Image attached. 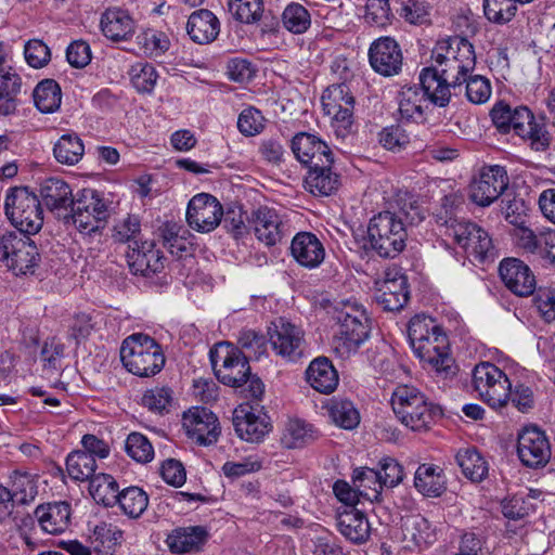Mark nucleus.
<instances>
[{"instance_id": "nucleus-1", "label": "nucleus", "mask_w": 555, "mask_h": 555, "mask_svg": "<svg viewBox=\"0 0 555 555\" xmlns=\"http://www.w3.org/2000/svg\"><path fill=\"white\" fill-rule=\"evenodd\" d=\"M431 59L433 67H425L420 82L428 93L430 102L444 107L451 99L450 88L461 86L476 65L474 46L464 37L453 36L436 42Z\"/></svg>"}, {"instance_id": "nucleus-2", "label": "nucleus", "mask_w": 555, "mask_h": 555, "mask_svg": "<svg viewBox=\"0 0 555 555\" xmlns=\"http://www.w3.org/2000/svg\"><path fill=\"white\" fill-rule=\"evenodd\" d=\"M334 320L337 325L333 338L334 352L340 359H349L370 336L366 310L356 300L341 301L335 307Z\"/></svg>"}, {"instance_id": "nucleus-3", "label": "nucleus", "mask_w": 555, "mask_h": 555, "mask_svg": "<svg viewBox=\"0 0 555 555\" xmlns=\"http://www.w3.org/2000/svg\"><path fill=\"white\" fill-rule=\"evenodd\" d=\"M391 405L399 421L414 431L428 430L443 415L442 409L429 402L414 386H398L392 392Z\"/></svg>"}, {"instance_id": "nucleus-4", "label": "nucleus", "mask_w": 555, "mask_h": 555, "mask_svg": "<svg viewBox=\"0 0 555 555\" xmlns=\"http://www.w3.org/2000/svg\"><path fill=\"white\" fill-rule=\"evenodd\" d=\"M120 360L129 373L139 377L158 374L166 362L160 345L154 338L141 333L124 339Z\"/></svg>"}, {"instance_id": "nucleus-5", "label": "nucleus", "mask_w": 555, "mask_h": 555, "mask_svg": "<svg viewBox=\"0 0 555 555\" xmlns=\"http://www.w3.org/2000/svg\"><path fill=\"white\" fill-rule=\"evenodd\" d=\"M406 237L404 221L397 212L382 211L369 222L367 238L370 245L383 258L398 256L405 247Z\"/></svg>"}, {"instance_id": "nucleus-6", "label": "nucleus", "mask_w": 555, "mask_h": 555, "mask_svg": "<svg viewBox=\"0 0 555 555\" xmlns=\"http://www.w3.org/2000/svg\"><path fill=\"white\" fill-rule=\"evenodd\" d=\"M5 215L11 224L25 235H34L43 224V211L37 195L26 186L8 191L4 203Z\"/></svg>"}, {"instance_id": "nucleus-7", "label": "nucleus", "mask_w": 555, "mask_h": 555, "mask_svg": "<svg viewBox=\"0 0 555 555\" xmlns=\"http://www.w3.org/2000/svg\"><path fill=\"white\" fill-rule=\"evenodd\" d=\"M41 261L30 235L7 231L0 234V262L15 275L34 274Z\"/></svg>"}, {"instance_id": "nucleus-8", "label": "nucleus", "mask_w": 555, "mask_h": 555, "mask_svg": "<svg viewBox=\"0 0 555 555\" xmlns=\"http://www.w3.org/2000/svg\"><path fill=\"white\" fill-rule=\"evenodd\" d=\"M70 208L72 215L66 214L64 218L66 221L72 220L81 234L92 236L105 228L108 209L98 191L82 189L75 195Z\"/></svg>"}, {"instance_id": "nucleus-9", "label": "nucleus", "mask_w": 555, "mask_h": 555, "mask_svg": "<svg viewBox=\"0 0 555 555\" xmlns=\"http://www.w3.org/2000/svg\"><path fill=\"white\" fill-rule=\"evenodd\" d=\"M472 386L478 397L490 408H505L511 397V380L500 367L490 362H480L472 372Z\"/></svg>"}, {"instance_id": "nucleus-10", "label": "nucleus", "mask_w": 555, "mask_h": 555, "mask_svg": "<svg viewBox=\"0 0 555 555\" xmlns=\"http://www.w3.org/2000/svg\"><path fill=\"white\" fill-rule=\"evenodd\" d=\"M217 378L224 385L238 388L249 377L247 356L230 343H219L209 352Z\"/></svg>"}, {"instance_id": "nucleus-11", "label": "nucleus", "mask_w": 555, "mask_h": 555, "mask_svg": "<svg viewBox=\"0 0 555 555\" xmlns=\"http://www.w3.org/2000/svg\"><path fill=\"white\" fill-rule=\"evenodd\" d=\"M446 234L465 251L469 259L485 262L494 258V246L488 232L475 222L452 220Z\"/></svg>"}, {"instance_id": "nucleus-12", "label": "nucleus", "mask_w": 555, "mask_h": 555, "mask_svg": "<svg viewBox=\"0 0 555 555\" xmlns=\"http://www.w3.org/2000/svg\"><path fill=\"white\" fill-rule=\"evenodd\" d=\"M269 343L276 356L292 363L308 358L309 349L304 331L284 318H279L268 328Z\"/></svg>"}, {"instance_id": "nucleus-13", "label": "nucleus", "mask_w": 555, "mask_h": 555, "mask_svg": "<svg viewBox=\"0 0 555 555\" xmlns=\"http://www.w3.org/2000/svg\"><path fill=\"white\" fill-rule=\"evenodd\" d=\"M517 455L526 467H544L552 456V446L545 431L537 425L522 427L517 435Z\"/></svg>"}, {"instance_id": "nucleus-14", "label": "nucleus", "mask_w": 555, "mask_h": 555, "mask_svg": "<svg viewBox=\"0 0 555 555\" xmlns=\"http://www.w3.org/2000/svg\"><path fill=\"white\" fill-rule=\"evenodd\" d=\"M247 219L256 238L267 246L281 243L289 233L288 220L272 207L260 206Z\"/></svg>"}, {"instance_id": "nucleus-15", "label": "nucleus", "mask_w": 555, "mask_h": 555, "mask_svg": "<svg viewBox=\"0 0 555 555\" xmlns=\"http://www.w3.org/2000/svg\"><path fill=\"white\" fill-rule=\"evenodd\" d=\"M508 186V176L503 166L482 167L479 176L469 185V197L478 206H489Z\"/></svg>"}, {"instance_id": "nucleus-16", "label": "nucleus", "mask_w": 555, "mask_h": 555, "mask_svg": "<svg viewBox=\"0 0 555 555\" xmlns=\"http://www.w3.org/2000/svg\"><path fill=\"white\" fill-rule=\"evenodd\" d=\"M222 217V205L215 196L208 193L196 194L188 204V224L199 233L214 231L221 223Z\"/></svg>"}, {"instance_id": "nucleus-17", "label": "nucleus", "mask_w": 555, "mask_h": 555, "mask_svg": "<svg viewBox=\"0 0 555 555\" xmlns=\"http://www.w3.org/2000/svg\"><path fill=\"white\" fill-rule=\"evenodd\" d=\"M412 347L415 356L437 373H453L454 360L450 353L449 339L443 330L433 334Z\"/></svg>"}, {"instance_id": "nucleus-18", "label": "nucleus", "mask_w": 555, "mask_h": 555, "mask_svg": "<svg viewBox=\"0 0 555 555\" xmlns=\"http://www.w3.org/2000/svg\"><path fill=\"white\" fill-rule=\"evenodd\" d=\"M182 425L186 436L198 446H211L221 433L218 417L208 409L195 406L183 413Z\"/></svg>"}, {"instance_id": "nucleus-19", "label": "nucleus", "mask_w": 555, "mask_h": 555, "mask_svg": "<svg viewBox=\"0 0 555 555\" xmlns=\"http://www.w3.org/2000/svg\"><path fill=\"white\" fill-rule=\"evenodd\" d=\"M369 62L373 70L384 77L398 75L403 65L400 44L388 36L377 38L369 48Z\"/></svg>"}, {"instance_id": "nucleus-20", "label": "nucleus", "mask_w": 555, "mask_h": 555, "mask_svg": "<svg viewBox=\"0 0 555 555\" xmlns=\"http://www.w3.org/2000/svg\"><path fill=\"white\" fill-rule=\"evenodd\" d=\"M410 298L408 278L397 268L387 269L378 283L375 300L385 311H400Z\"/></svg>"}, {"instance_id": "nucleus-21", "label": "nucleus", "mask_w": 555, "mask_h": 555, "mask_svg": "<svg viewBox=\"0 0 555 555\" xmlns=\"http://www.w3.org/2000/svg\"><path fill=\"white\" fill-rule=\"evenodd\" d=\"M126 258L133 274L149 278L165 269L166 258L154 241H133L128 246Z\"/></svg>"}, {"instance_id": "nucleus-22", "label": "nucleus", "mask_w": 555, "mask_h": 555, "mask_svg": "<svg viewBox=\"0 0 555 555\" xmlns=\"http://www.w3.org/2000/svg\"><path fill=\"white\" fill-rule=\"evenodd\" d=\"M291 147L295 157L308 168L334 163L330 146L314 134L297 133L292 140Z\"/></svg>"}, {"instance_id": "nucleus-23", "label": "nucleus", "mask_w": 555, "mask_h": 555, "mask_svg": "<svg viewBox=\"0 0 555 555\" xmlns=\"http://www.w3.org/2000/svg\"><path fill=\"white\" fill-rule=\"evenodd\" d=\"M499 272L505 286L515 295L526 297L533 294L535 278L524 261L506 258L501 261Z\"/></svg>"}, {"instance_id": "nucleus-24", "label": "nucleus", "mask_w": 555, "mask_h": 555, "mask_svg": "<svg viewBox=\"0 0 555 555\" xmlns=\"http://www.w3.org/2000/svg\"><path fill=\"white\" fill-rule=\"evenodd\" d=\"M515 133L528 140L532 150L545 151L551 144V137L543 121H538L527 106L514 107Z\"/></svg>"}, {"instance_id": "nucleus-25", "label": "nucleus", "mask_w": 555, "mask_h": 555, "mask_svg": "<svg viewBox=\"0 0 555 555\" xmlns=\"http://www.w3.org/2000/svg\"><path fill=\"white\" fill-rule=\"evenodd\" d=\"M291 256L306 269L319 268L325 259V248L312 232H298L291 242Z\"/></svg>"}, {"instance_id": "nucleus-26", "label": "nucleus", "mask_w": 555, "mask_h": 555, "mask_svg": "<svg viewBox=\"0 0 555 555\" xmlns=\"http://www.w3.org/2000/svg\"><path fill=\"white\" fill-rule=\"evenodd\" d=\"M266 414L256 413L254 408L242 404L234 410L233 426L237 436L248 442H259L269 433Z\"/></svg>"}, {"instance_id": "nucleus-27", "label": "nucleus", "mask_w": 555, "mask_h": 555, "mask_svg": "<svg viewBox=\"0 0 555 555\" xmlns=\"http://www.w3.org/2000/svg\"><path fill=\"white\" fill-rule=\"evenodd\" d=\"M519 242L524 249L555 266V230L546 228L533 231L521 228Z\"/></svg>"}, {"instance_id": "nucleus-28", "label": "nucleus", "mask_w": 555, "mask_h": 555, "mask_svg": "<svg viewBox=\"0 0 555 555\" xmlns=\"http://www.w3.org/2000/svg\"><path fill=\"white\" fill-rule=\"evenodd\" d=\"M399 113L401 119L414 122H424L426 120L425 109L430 101L428 93L417 86H404L399 92Z\"/></svg>"}, {"instance_id": "nucleus-29", "label": "nucleus", "mask_w": 555, "mask_h": 555, "mask_svg": "<svg viewBox=\"0 0 555 555\" xmlns=\"http://www.w3.org/2000/svg\"><path fill=\"white\" fill-rule=\"evenodd\" d=\"M103 35L115 42L129 40L135 30V23L128 11L112 8L101 16L100 22Z\"/></svg>"}, {"instance_id": "nucleus-30", "label": "nucleus", "mask_w": 555, "mask_h": 555, "mask_svg": "<svg viewBox=\"0 0 555 555\" xmlns=\"http://www.w3.org/2000/svg\"><path fill=\"white\" fill-rule=\"evenodd\" d=\"M208 537L207 529L202 526L178 527L167 535L166 543L172 553H193L202 550Z\"/></svg>"}, {"instance_id": "nucleus-31", "label": "nucleus", "mask_w": 555, "mask_h": 555, "mask_svg": "<svg viewBox=\"0 0 555 555\" xmlns=\"http://www.w3.org/2000/svg\"><path fill=\"white\" fill-rule=\"evenodd\" d=\"M337 529L354 544L366 542L371 535V526L366 515L357 508H345L338 513Z\"/></svg>"}, {"instance_id": "nucleus-32", "label": "nucleus", "mask_w": 555, "mask_h": 555, "mask_svg": "<svg viewBox=\"0 0 555 555\" xmlns=\"http://www.w3.org/2000/svg\"><path fill=\"white\" fill-rule=\"evenodd\" d=\"M35 516L44 532L60 534L69 526L70 505L67 502L39 505L35 511Z\"/></svg>"}, {"instance_id": "nucleus-33", "label": "nucleus", "mask_w": 555, "mask_h": 555, "mask_svg": "<svg viewBox=\"0 0 555 555\" xmlns=\"http://www.w3.org/2000/svg\"><path fill=\"white\" fill-rule=\"evenodd\" d=\"M186 33L196 43H209L214 41L220 33L219 20L209 10L201 9L194 11L189 16Z\"/></svg>"}, {"instance_id": "nucleus-34", "label": "nucleus", "mask_w": 555, "mask_h": 555, "mask_svg": "<svg viewBox=\"0 0 555 555\" xmlns=\"http://www.w3.org/2000/svg\"><path fill=\"white\" fill-rule=\"evenodd\" d=\"M333 163L308 168L305 188L315 196H330L340 186V177L333 171Z\"/></svg>"}, {"instance_id": "nucleus-35", "label": "nucleus", "mask_w": 555, "mask_h": 555, "mask_svg": "<svg viewBox=\"0 0 555 555\" xmlns=\"http://www.w3.org/2000/svg\"><path fill=\"white\" fill-rule=\"evenodd\" d=\"M40 196L47 208L61 217V211H67L75 196L68 183L59 178L47 179L40 188Z\"/></svg>"}, {"instance_id": "nucleus-36", "label": "nucleus", "mask_w": 555, "mask_h": 555, "mask_svg": "<svg viewBox=\"0 0 555 555\" xmlns=\"http://www.w3.org/2000/svg\"><path fill=\"white\" fill-rule=\"evenodd\" d=\"M307 382L321 393L333 392L339 382L338 373L332 362L324 357L314 359L306 371Z\"/></svg>"}, {"instance_id": "nucleus-37", "label": "nucleus", "mask_w": 555, "mask_h": 555, "mask_svg": "<svg viewBox=\"0 0 555 555\" xmlns=\"http://www.w3.org/2000/svg\"><path fill=\"white\" fill-rule=\"evenodd\" d=\"M414 487L427 498H438L447 489L443 469L434 464H422L414 474Z\"/></svg>"}, {"instance_id": "nucleus-38", "label": "nucleus", "mask_w": 555, "mask_h": 555, "mask_svg": "<svg viewBox=\"0 0 555 555\" xmlns=\"http://www.w3.org/2000/svg\"><path fill=\"white\" fill-rule=\"evenodd\" d=\"M21 89L22 78L12 67L0 69V115L8 116L16 111Z\"/></svg>"}, {"instance_id": "nucleus-39", "label": "nucleus", "mask_w": 555, "mask_h": 555, "mask_svg": "<svg viewBox=\"0 0 555 555\" xmlns=\"http://www.w3.org/2000/svg\"><path fill=\"white\" fill-rule=\"evenodd\" d=\"M85 154V145L77 133L61 135L53 146V156L59 164L74 166Z\"/></svg>"}, {"instance_id": "nucleus-40", "label": "nucleus", "mask_w": 555, "mask_h": 555, "mask_svg": "<svg viewBox=\"0 0 555 555\" xmlns=\"http://www.w3.org/2000/svg\"><path fill=\"white\" fill-rule=\"evenodd\" d=\"M317 438L318 433L311 424L294 418L286 423L281 441L287 449H297L314 441Z\"/></svg>"}, {"instance_id": "nucleus-41", "label": "nucleus", "mask_w": 555, "mask_h": 555, "mask_svg": "<svg viewBox=\"0 0 555 555\" xmlns=\"http://www.w3.org/2000/svg\"><path fill=\"white\" fill-rule=\"evenodd\" d=\"M89 492L96 503L114 506L119 498L118 483L108 474H98L89 481Z\"/></svg>"}, {"instance_id": "nucleus-42", "label": "nucleus", "mask_w": 555, "mask_h": 555, "mask_svg": "<svg viewBox=\"0 0 555 555\" xmlns=\"http://www.w3.org/2000/svg\"><path fill=\"white\" fill-rule=\"evenodd\" d=\"M332 421L344 429H353L360 423V414L352 401L334 397L326 404Z\"/></svg>"}, {"instance_id": "nucleus-43", "label": "nucleus", "mask_w": 555, "mask_h": 555, "mask_svg": "<svg viewBox=\"0 0 555 555\" xmlns=\"http://www.w3.org/2000/svg\"><path fill=\"white\" fill-rule=\"evenodd\" d=\"M33 96L36 107L41 113H53L61 105V88L53 79H44L40 81L34 89Z\"/></svg>"}, {"instance_id": "nucleus-44", "label": "nucleus", "mask_w": 555, "mask_h": 555, "mask_svg": "<svg viewBox=\"0 0 555 555\" xmlns=\"http://www.w3.org/2000/svg\"><path fill=\"white\" fill-rule=\"evenodd\" d=\"M96 469L95 459L88 452L73 451L66 459V470L69 477L77 481L90 480Z\"/></svg>"}, {"instance_id": "nucleus-45", "label": "nucleus", "mask_w": 555, "mask_h": 555, "mask_svg": "<svg viewBox=\"0 0 555 555\" xmlns=\"http://www.w3.org/2000/svg\"><path fill=\"white\" fill-rule=\"evenodd\" d=\"M456 461L462 473L472 481H481L488 474V464L476 449L460 450Z\"/></svg>"}, {"instance_id": "nucleus-46", "label": "nucleus", "mask_w": 555, "mask_h": 555, "mask_svg": "<svg viewBox=\"0 0 555 555\" xmlns=\"http://www.w3.org/2000/svg\"><path fill=\"white\" fill-rule=\"evenodd\" d=\"M352 482L358 488L361 496L369 501L377 500L380 495L383 486L376 469L367 467L356 468L352 474Z\"/></svg>"}, {"instance_id": "nucleus-47", "label": "nucleus", "mask_w": 555, "mask_h": 555, "mask_svg": "<svg viewBox=\"0 0 555 555\" xmlns=\"http://www.w3.org/2000/svg\"><path fill=\"white\" fill-rule=\"evenodd\" d=\"M321 101L324 114H337L346 106H354V98L345 83L332 85L326 88Z\"/></svg>"}, {"instance_id": "nucleus-48", "label": "nucleus", "mask_w": 555, "mask_h": 555, "mask_svg": "<svg viewBox=\"0 0 555 555\" xmlns=\"http://www.w3.org/2000/svg\"><path fill=\"white\" fill-rule=\"evenodd\" d=\"M117 503L126 515L138 518L147 508L149 496L141 488L131 486L120 492Z\"/></svg>"}, {"instance_id": "nucleus-49", "label": "nucleus", "mask_w": 555, "mask_h": 555, "mask_svg": "<svg viewBox=\"0 0 555 555\" xmlns=\"http://www.w3.org/2000/svg\"><path fill=\"white\" fill-rule=\"evenodd\" d=\"M440 324L429 315L416 314L414 315L408 326V337L410 345L413 346L422 340H426L433 334L441 331Z\"/></svg>"}, {"instance_id": "nucleus-50", "label": "nucleus", "mask_w": 555, "mask_h": 555, "mask_svg": "<svg viewBox=\"0 0 555 555\" xmlns=\"http://www.w3.org/2000/svg\"><path fill=\"white\" fill-rule=\"evenodd\" d=\"M440 324L429 315L416 314L414 315L408 326V337L410 345L413 346L422 340H426L433 334L441 331Z\"/></svg>"}, {"instance_id": "nucleus-51", "label": "nucleus", "mask_w": 555, "mask_h": 555, "mask_svg": "<svg viewBox=\"0 0 555 555\" xmlns=\"http://www.w3.org/2000/svg\"><path fill=\"white\" fill-rule=\"evenodd\" d=\"M482 7L486 18L495 24L511 22L518 10L514 0H483Z\"/></svg>"}, {"instance_id": "nucleus-52", "label": "nucleus", "mask_w": 555, "mask_h": 555, "mask_svg": "<svg viewBox=\"0 0 555 555\" xmlns=\"http://www.w3.org/2000/svg\"><path fill=\"white\" fill-rule=\"evenodd\" d=\"M129 75L133 88L140 93H151L158 78L155 67L144 62L132 65Z\"/></svg>"}, {"instance_id": "nucleus-53", "label": "nucleus", "mask_w": 555, "mask_h": 555, "mask_svg": "<svg viewBox=\"0 0 555 555\" xmlns=\"http://www.w3.org/2000/svg\"><path fill=\"white\" fill-rule=\"evenodd\" d=\"M229 10L235 20L245 24L260 21L263 13L262 0H229Z\"/></svg>"}, {"instance_id": "nucleus-54", "label": "nucleus", "mask_w": 555, "mask_h": 555, "mask_svg": "<svg viewBox=\"0 0 555 555\" xmlns=\"http://www.w3.org/2000/svg\"><path fill=\"white\" fill-rule=\"evenodd\" d=\"M282 21L284 27L294 34L305 33L311 24L308 10L299 3H289L283 12Z\"/></svg>"}, {"instance_id": "nucleus-55", "label": "nucleus", "mask_w": 555, "mask_h": 555, "mask_svg": "<svg viewBox=\"0 0 555 555\" xmlns=\"http://www.w3.org/2000/svg\"><path fill=\"white\" fill-rule=\"evenodd\" d=\"M12 502L16 501L18 504H27L33 501L37 493V485L31 475L14 473L12 476Z\"/></svg>"}, {"instance_id": "nucleus-56", "label": "nucleus", "mask_w": 555, "mask_h": 555, "mask_svg": "<svg viewBox=\"0 0 555 555\" xmlns=\"http://www.w3.org/2000/svg\"><path fill=\"white\" fill-rule=\"evenodd\" d=\"M125 449L127 454L138 463H149L154 457L152 443L140 433H131L127 437Z\"/></svg>"}, {"instance_id": "nucleus-57", "label": "nucleus", "mask_w": 555, "mask_h": 555, "mask_svg": "<svg viewBox=\"0 0 555 555\" xmlns=\"http://www.w3.org/2000/svg\"><path fill=\"white\" fill-rule=\"evenodd\" d=\"M408 537L420 548L428 547L436 541L435 529L431 527L430 522L423 517L413 519L411 524L406 526L405 538Z\"/></svg>"}, {"instance_id": "nucleus-58", "label": "nucleus", "mask_w": 555, "mask_h": 555, "mask_svg": "<svg viewBox=\"0 0 555 555\" xmlns=\"http://www.w3.org/2000/svg\"><path fill=\"white\" fill-rule=\"evenodd\" d=\"M431 7L426 0H404L400 16L412 25H424L430 22Z\"/></svg>"}, {"instance_id": "nucleus-59", "label": "nucleus", "mask_w": 555, "mask_h": 555, "mask_svg": "<svg viewBox=\"0 0 555 555\" xmlns=\"http://www.w3.org/2000/svg\"><path fill=\"white\" fill-rule=\"evenodd\" d=\"M240 349L248 358L259 359L267 352V339L264 335L254 330L241 331L237 339Z\"/></svg>"}, {"instance_id": "nucleus-60", "label": "nucleus", "mask_w": 555, "mask_h": 555, "mask_svg": "<svg viewBox=\"0 0 555 555\" xmlns=\"http://www.w3.org/2000/svg\"><path fill=\"white\" fill-rule=\"evenodd\" d=\"M164 245L169 249L171 254L182 255L188 250L189 242L184 237L188 233L183 227L177 223H165L160 229Z\"/></svg>"}, {"instance_id": "nucleus-61", "label": "nucleus", "mask_w": 555, "mask_h": 555, "mask_svg": "<svg viewBox=\"0 0 555 555\" xmlns=\"http://www.w3.org/2000/svg\"><path fill=\"white\" fill-rule=\"evenodd\" d=\"M266 119L262 113L249 106L244 108L237 118V128L245 137H254L262 132Z\"/></svg>"}, {"instance_id": "nucleus-62", "label": "nucleus", "mask_w": 555, "mask_h": 555, "mask_svg": "<svg viewBox=\"0 0 555 555\" xmlns=\"http://www.w3.org/2000/svg\"><path fill=\"white\" fill-rule=\"evenodd\" d=\"M378 137L382 146L393 152L401 151L410 143V135L400 125L384 128Z\"/></svg>"}, {"instance_id": "nucleus-63", "label": "nucleus", "mask_w": 555, "mask_h": 555, "mask_svg": "<svg viewBox=\"0 0 555 555\" xmlns=\"http://www.w3.org/2000/svg\"><path fill=\"white\" fill-rule=\"evenodd\" d=\"M383 488H393L402 482L404 478L403 466L392 457H384L379 461V469Z\"/></svg>"}, {"instance_id": "nucleus-64", "label": "nucleus", "mask_w": 555, "mask_h": 555, "mask_svg": "<svg viewBox=\"0 0 555 555\" xmlns=\"http://www.w3.org/2000/svg\"><path fill=\"white\" fill-rule=\"evenodd\" d=\"M24 55L27 64L34 68H42L51 60L49 47L39 39H31L26 42Z\"/></svg>"}]
</instances>
